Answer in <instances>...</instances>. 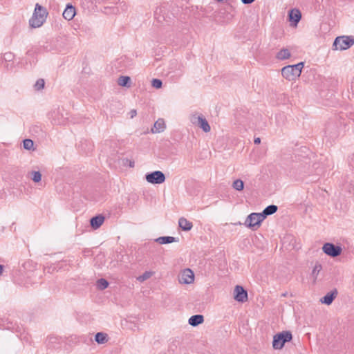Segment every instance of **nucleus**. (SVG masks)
Listing matches in <instances>:
<instances>
[{"mask_svg": "<svg viewBox=\"0 0 354 354\" xmlns=\"http://www.w3.org/2000/svg\"><path fill=\"white\" fill-rule=\"evenodd\" d=\"M48 12L46 8L39 3L35 5L32 17L29 20V24L32 28H39L45 22Z\"/></svg>", "mask_w": 354, "mask_h": 354, "instance_id": "nucleus-1", "label": "nucleus"}, {"mask_svg": "<svg viewBox=\"0 0 354 354\" xmlns=\"http://www.w3.org/2000/svg\"><path fill=\"white\" fill-rule=\"evenodd\" d=\"M303 67V62L294 65H288L282 68L281 75L284 78L289 81L295 80L300 76Z\"/></svg>", "mask_w": 354, "mask_h": 354, "instance_id": "nucleus-2", "label": "nucleus"}, {"mask_svg": "<svg viewBox=\"0 0 354 354\" xmlns=\"http://www.w3.org/2000/svg\"><path fill=\"white\" fill-rule=\"evenodd\" d=\"M292 335L290 331L286 330L279 333L274 335L272 341V347L274 349H281L286 342L292 340Z\"/></svg>", "mask_w": 354, "mask_h": 354, "instance_id": "nucleus-3", "label": "nucleus"}, {"mask_svg": "<svg viewBox=\"0 0 354 354\" xmlns=\"http://www.w3.org/2000/svg\"><path fill=\"white\" fill-rule=\"evenodd\" d=\"M354 44V37L353 36H339L337 37L333 42V50H344L349 48Z\"/></svg>", "mask_w": 354, "mask_h": 354, "instance_id": "nucleus-4", "label": "nucleus"}, {"mask_svg": "<svg viewBox=\"0 0 354 354\" xmlns=\"http://www.w3.org/2000/svg\"><path fill=\"white\" fill-rule=\"evenodd\" d=\"M264 219L263 216L261 213H251L246 218L244 225L252 230H256L260 227Z\"/></svg>", "mask_w": 354, "mask_h": 354, "instance_id": "nucleus-5", "label": "nucleus"}, {"mask_svg": "<svg viewBox=\"0 0 354 354\" xmlns=\"http://www.w3.org/2000/svg\"><path fill=\"white\" fill-rule=\"evenodd\" d=\"M191 122L198 126L205 133L210 131V126L207 120L201 114H193L190 116Z\"/></svg>", "mask_w": 354, "mask_h": 354, "instance_id": "nucleus-6", "label": "nucleus"}, {"mask_svg": "<svg viewBox=\"0 0 354 354\" xmlns=\"http://www.w3.org/2000/svg\"><path fill=\"white\" fill-rule=\"evenodd\" d=\"M146 180L151 184H161L165 181L166 177L161 171H154L145 175Z\"/></svg>", "mask_w": 354, "mask_h": 354, "instance_id": "nucleus-7", "label": "nucleus"}, {"mask_svg": "<svg viewBox=\"0 0 354 354\" xmlns=\"http://www.w3.org/2000/svg\"><path fill=\"white\" fill-rule=\"evenodd\" d=\"M322 250L326 254L331 257H337L341 254L342 249L339 245L331 243H326L322 247Z\"/></svg>", "mask_w": 354, "mask_h": 354, "instance_id": "nucleus-8", "label": "nucleus"}, {"mask_svg": "<svg viewBox=\"0 0 354 354\" xmlns=\"http://www.w3.org/2000/svg\"><path fill=\"white\" fill-rule=\"evenodd\" d=\"M194 280V272L189 268L185 269L178 277L179 283L182 284H190Z\"/></svg>", "mask_w": 354, "mask_h": 354, "instance_id": "nucleus-9", "label": "nucleus"}, {"mask_svg": "<svg viewBox=\"0 0 354 354\" xmlns=\"http://www.w3.org/2000/svg\"><path fill=\"white\" fill-rule=\"evenodd\" d=\"M234 299L239 302H245L248 300V292L241 286H236L234 290Z\"/></svg>", "mask_w": 354, "mask_h": 354, "instance_id": "nucleus-10", "label": "nucleus"}, {"mask_svg": "<svg viewBox=\"0 0 354 354\" xmlns=\"http://www.w3.org/2000/svg\"><path fill=\"white\" fill-rule=\"evenodd\" d=\"M48 118L54 124H62L64 122L63 115L60 113L59 109H54L48 113Z\"/></svg>", "mask_w": 354, "mask_h": 354, "instance_id": "nucleus-11", "label": "nucleus"}, {"mask_svg": "<svg viewBox=\"0 0 354 354\" xmlns=\"http://www.w3.org/2000/svg\"><path fill=\"white\" fill-rule=\"evenodd\" d=\"M289 21L294 26H297L301 18V14L297 9H292L288 14Z\"/></svg>", "mask_w": 354, "mask_h": 354, "instance_id": "nucleus-12", "label": "nucleus"}, {"mask_svg": "<svg viewBox=\"0 0 354 354\" xmlns=\"http://www.w3.org/2000/svg\"><path fill=\"white\" fill-rule=\"evenodd\" d=\"M338 292L337 289L328 292L324 297H323L320 301L322 304L330 305L332 304L335 298L337 297Z\"/></svg>", "mask_w": 354, "mask_h": 354, "instance_id": "nucleus-13", "label": "nucleus"}, {"mask_svg": "<svg viewBox=\"0 0 354 354\" xmlns=\"http://www.w3.org/2000/svg\"><path fill=\"white\" fill-rule=\"evenodd\" d=\"M62 15L65 19L68 21L72 20L75 15V7L71 4H68L63 12Z\"/></svg>", "mask_w": 354, "mask_h": 354, "instance_id": "nucleus-14", "label": "nucleus"}, {"mask_svg": "<svg viewBox=\"0 0 354 354\" xmlns=\"http://www.w3.org/2000/svg\"><path fill=\"white\" fill-rule=\"evenodd\" d=\"M165 129V123L163 119H158L153 124L151 131L153 133H157L164 131Z\"/></svg>", "mask_w": 354, "mask_h": 354, "instance_id": "nucleus-15", "label": "nucleus"}, {"mask_svg": "<svg viewBox=\"0 0 354 354\" xmlns=\"http://www.w3.org/2000/svg\"><path fill=\"white\" fill-rule=\"evenodd\" d=\"M104 221V217L102 215H98L91 218L90 224L93 229H97L102 225Z\"/></svg>", "mask_w": 354, "mask_h": 354, "instance_id": "nucleus-16", "label": "nucleus"}, {"mask_svg": "<svg viewBox=\"0 0 354 354\" xmlns=\"http://www.w3.org/2000/svg\"><path fill=\"white\" fill-rule=\"evenodd\" d=\"M203 322H204V317L202 315H192L189 317V319L188 320L189 324L192 326H194V327L203 323Z\"/></svg>", "mask_w": 354, "mask_h": 354, "instance_id": "nucleus-17", "label": "nucleus"}, {"mask_svg": "<svg viewBox=\"0 0 354 354\" xmlns=\"http://www.w3.org/2000/svg\"><path fill=\"white\" fill-rule=\"evenodd\" d=\"M178 225L184 231H189L193 227L192 223L189 221L184 217H181L179 218Z\"/></svg>", "mask_w": 354, "mask_h": 354, "instance_id": "nucleus-18", "label": "nucleus"}, {"mask_svg": "<svg viewBox=\"0 0 354 354\" xmlns=\"http://www.w3.org/2000/svg\"><path fill=\"white\" fill-rule=\"evenodd\" d=\"M277 209L278 207L277 205H270L267 206L261 214L263 216L264 218H266L268 216L274 214Z\"/></svg>", "mask_w": 354, "mask_h": 354, "instance_id": "nucleus-19", "label": "nucleus"}, {"mask_svg": "<svg viewBox=\"0 0 354 354\" xmlns=\"http://www.w3.org/2000/svg\"><path fill=\"white\" fill-rule=\"evenodd\" d=\"M95 340L97 344H103L108 342L109 337L106 333L99 332L95 334Z\"/></svg>", "mask_w": 354, "mask_h": 354, "instance_id": "nucleus-20", "label": "nucleus"}, {"mask_svg": "<svg viewBox=\"0 0 354 354\" xmlns=\"http://www.w3.org/2000/svg\"><path fill=\"white\" fill-rule=\"evenodd\" d=\"M156 241L160 244H168L177 241L176 239L173 236H160L156 239Z\"/></svg>", "mask_w": 354, "mask_h": 354, "instance_id": "nucleus-21", "label": "nucleus"}, {"mask_svg": "<svg viewBox=\"0 0 354 354\" xmlns=\"http://www.w3.org/2000/svg\"><path fill=\"white\" fill-rule=\"evenodd\" d=\"M290 57V53L289 50L287 48L281 49V50H279L277 53V54L276 55V57L280 60L286 59L289 58Z\"/></svg>", "mask_w": 354, "mask_h": 354, "instance_id": "nucleus-22", "label": "nucleus"}, {"mask_svg": "<svg viewBox=\"0 0 354 354\" xmlns=\"http://www.w3.org/2000/svg\"><path fill=\"white\" fill-rule=\"evenodd\" d=\"M130 82H131V79L128 76H120L118 80V84L122 86L129 87Z\"/></svg>", "mask_w": 354, "mask_h": 354, "instance_id": "nucleus-23", "label": "nucleus"}, {"mask_svg": "<svg viewBox=\"0 0 354 354\" xmlns=\"http://www.w3.org/2000/svg\"><path fill=\"white\" fill-rule=\"evenodd\" d=\"M232 187L236 191H242L244 188V183L241 179H236L233 182Z\"/></svg>", "mask_w": 354, "mask_h": 354, "instance_id": "nucleus-24", "label": "nucleus"}, {"mask_svg": "<svg viewBox=\"0 0 354 354\" xmlns=\"http://www.w3.org/2000/svg\"><path fill=\"white\" fill-rule=\"evenodd\" d=\"M153 274L154 272L152 271H146L142 275L139 276L137 279L140 282H143L152 277Z\"/></svg>", "mask_w": 354, "mask_h": 354, "instance_id": "nucleus-25", "label": "nucleus"}, {"mask_svg": "<svg viewBox=\"0 0 354 354\" xmlns=\"http://www.w3.org/2000/svg\"><path fill=\"white\" fill-rule=\"evenodd\" d=\"M109 286L108 281L105 279H100L97 281V287L100 290H104Z\"/></svg>", "mask_w": 354, "mask_h": 354, "instance_id": "nucleus-26", "label": "nucleus"}, {"mask_svg": "<svg viewBox=\"0 0 354 354\" xmlns=\"http://www.w3.org/2000/svg\"><path fill=\"white\" fill-rule=\"evenodd\" d=\"M44 86H45L44 80V79H38L34 85V88L37 91H40L44 88Z\"/></svg>", "mask_w": 354, "mask_h": 354, "instance_id": "nucleus-27", "label": "nucleus"}, {"mask_svg": "<svg viewBox=\"0 0 354 354\" xmlns=\"http://www.w3.org/2000/svg\"><path fill=\"white\" fill-rule=\"evenodd\" d=\"M24 148L27 150H30L33 148L34 142L30 139H25L23 142Z\"/></svg>", "mask_w": 354, "mask_h": 354, "instance_id": "nucleus-28", "label": "nucleus"}, {"mask_svg": "<svg viewBox=\"0 0 354 354\" xmlns=\"http://www.w3.org/2000/svg\"><path fill=\"white\" fill-rule=\"evenodd\" d=\"M322 265L319 263H317L315 267L313 268V270L312 271V276L315 278V279H317V277L319 272L322 270Z\"/></svg>", "mask_w": 354, "mask_h": 354, "instance_id": "nucleus-29", "label": "nucleus"}, {"mask_svg": "<svg viewBox=\"0 0 354 354\" xmlns=\"http://www.w3.org/2000/svg\"><path fill=\"white\" fill-rule=\"evenodd\" d=\"M32 180L35 182V183H38L41 180V174L39 171H32Z\"/></svg>", "mask_w": 354, "mask_h": 354, "instance_id": "nucleus-30", "label": "nucleus"}, {"mask_svg": "<svg viewBox=\"0 0 354 354\" xmlns=\"http://www.w3.org/2000/svg\"><path fill=\"white\" fill-rule=\"evenodd\" d=\"M151 85L156 88H160L162 85V82L159 79H153L151 81Z\"/></svg>", "mask_w": 354, "mask_h": 354, "instance_id": "nucleus-31", "label": "nucleus"}, {"mask_svg": "<svg viewBox=\"0 0 354 354\" xmlns=\"http://www.w3.org/2000/svg\"><path fill=\"white\" fill-rule=\"evenodd\" d=\"M3 58L6 62H11L14 58V55L10 52L6 53H4Z\"/></svg>", "mask_w": 354, "mask_h": 354, "instance_id": "nucleus-32", "label": "nucleus"}, {"mask_svg": "<svg viewBox=\"0 0 354 354\" xmlns=\"http://www.w3.org/2000/svg\"><path fill=\"white\" fill-rule=\"evenodd\" d=\"M123 165H126L127 164L129 165L130 167H133L135 165V162L132 160H129L128 158H124L122 160Z\"/></svg>", "mask_w": 354, "mask_h": 354, "instance_id": "nucleus-33", "label": "nucleus"}, {"mask_svg": "<svg viewBox=\"0 0 354 354\" xmlns=\"http://www.w3.org/2000/svg\"><path fill=\"white\" fill-rule=\"evenodd\" d=\"M137 114V111L135 109H132L129 112L130 118H133Z\"/></svg>", "mask_w": 354, "mask_h": 354, "instance_id": "nucleus-34", "label": "nucleus"}, {"mask_svg": "<svg viewBox=\"0 0 354 354\" xmlns=\"http://www.w3.org/2000/svg\"><path fill=\"white\" fill-rule=\"evenodd\" d=\"M241 1L243 4H250V3H253L255 0H241Z\"/></svg>", "mask_w": 354, "mask_h": 354, "instance_id": "nucleus-35", "label": "nucleus"}, {"mask_svg": "<svg viewBox=\"0 0 354 354\" xmlns=\"http://www.w3.org/2000/svg\"><path fill=\"white\" fill-rule=\"evenodd\" d=\"M254 144H259L261 142V139L259 138H257L254 140Z\"/></svg>", "mask_w": 354, "mask_h": 354, "instance_id": "nucleus-36", "label": "nucleus"}, {"mask_svg": "<svg viewBox=\"0 0 354 354\" xmlns=\"http://www.w3.org/2000/svg\"><path fill=\"white\" fill-rule=\"evenodd\" d=\"M3 270V266L0 265V274H2Z\"/></svg>", "mask_w": 354, "mask_h": 354, "instance_id": "nucleus-37", "label": "nucleus"}, {"mask_svg": "<svg viewBox=\"0 0 354 354\" xmlns=\"http://www.w3.org/2000/svg\"><path fill=\"white\" fill-rule=\"evenodd\" d=\"M218 1H223V0H217Z\"/></svg>", "mask_w": 354, "mask_h": 354, "instance_id": "nucleus-38", "label": "nucleus"}]
</instances>
